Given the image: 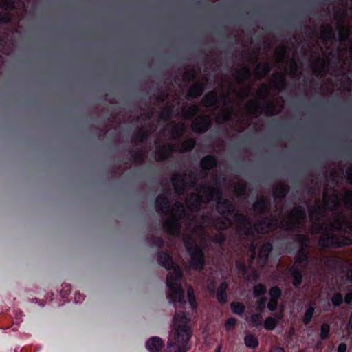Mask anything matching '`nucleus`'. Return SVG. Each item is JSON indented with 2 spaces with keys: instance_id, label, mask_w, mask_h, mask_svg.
Masks as SVG:
<instances>
[{
  "instance_id": "1",
  "label": "nucleus",
  "mask_w": 352,
  "mask_h": 352,
  "mask_svg": "<svg viewBox=\"0 0 352 352\" xmlns=\"http://www.w3.org/2000/svg\"><path fill=\"white\" fill-rule=\"evenodd\" d=\"M158 263L167 270L173 269L168 274L166 285L168 289L167 297L170 302L186 304L185 293L182 286V272L180 267L173 262L172 256L166 252H159L157 254Z\"/></svg>"
},
{
  "instance_id": "2",
  "label": "nucleus",
  "mask_w": 352,
  "mask_h": 352,
  "mask_svg": "<svg viewBox=\"0 0 352 352\" xmlns=\"http://www.w3.org/2000/svg\"><path fill=\"white\" fill-rule=\"evenodd\" d=\"M190 318L185 312L176 311L173 320L172 333L167 347L170 352H186L189 349L188 341L192 336Z\"/></svg>"
},
{
  "instance_id": "3",
  "label": "nucleus",
  "mask_w": 352,
  "mask_h": 352,
  "mask_svg": "<svg viewBox=\"0 0 352 352\" xmlns=\"http://www.w3.org/2000/svg\"><path fill=\"white\" fill-rule=\"evenodd\" d=\"M306 219V212L301 206L293 207L279 223V228L285 231L302 230Z\"/></svg>"
},
{
  "instance_id": "4",
  "label": "nucleus",
  "mask_w": 352,
  "mask_h": 352,
  "mask_svg": "<svg viewBox=\"0 0 352 352\" xmlns=\"http://www.w3.org/2000/svg\"><path fill=\"white\" fill-rule=\"evenodd\" d=\"M184 246L190 257V266L195 270H202L205 265V256L203 250L190 235L184 239Z\"/></svg>"
},
{
  "instance_id": "5",
  "label": "nucleus",
  "mask_w": 352,
  "mask_h": 352,
  "mask_svg": "<svg viewBox=\"0 0 352 352\" xmlns=\"http://www.w3.org/2000/svg\"><path fill=\"white\" fill-rule=\"evenodd\" d=\"M270 85L267 83L261 84L255 94V98L250 99L245 105L248 113L252 117L258 118L261 116V101L269 99Z\"/></svg>"
},
{
  "instance_id": "6",
  "label": "nucleus",
  "mask_w": 352,
  "mask_h": 352,
  "mask_svg": "<svg viewBox=\"0 0 352 352\" xmlns=\"http://www.w3.org/2000/svg\"><path fill=\"white\" fill-rule=\"evenodd\" d=\"M340 48L338 47L337 52L338 57L336 58L335 63H333L330 67V74L335 76H341L340 80L342 89L345 91H349L352 87V80L346 75V73H352V70L350 68L349 62L348 63L347 68H345L347 60L346 58H343L342 57H340Z\"/></svg>"
},
{
  "instance_id": "7",
  "label": "nucleus",
  "mask_w": 352,
  "mask_h": 352,
  "mask_svg": "<svg viewBox=\"0 0 352 352\" xmlns=\"http://www.w3.org/2000/svg\"><path fill=\"white\" fill-rule=\"evenodd\" d=\"M352 244V240L343 235H338L332 231H326L318 238V245L322 249L339 248Z\"/></svg>"
},
{
  "instance_id": "8",
  "label": "nucleus",
  "mask_w": 352,
  "mask_h": 352,
  "mask_svg": "<svg viewBox=\"0 0 352 352\" xmlns=\"http://www.w3.org/2000/svg\"><path fill=\"white\" fill-rule=\"evenodd\" d=\"M174 190L178 195H183L186 186L193 188L197 184V178L192 170L184 174L175 172L171 177Z\"/></svg>"
},
{
  "instance_id": "9",
  "label": "nucleus",
  "mask_w": 352,
  "mask_h": 352,
  "mask_svg": "<svg viewBox=\"0 0 352 352\" xmlns=\"http://www.w3.org/2000/svg\"><path fill=\"white\" fill-rule=\"evenodd\" d=\"M336 28L338 30V41L341 43H346L347 46L343 49L340 46H338L336 51L334 52V55L336 58L338 57L337 52L338 47H340V57H342L344 53L350 57L349 66L352 70V38H350L351 30L349 26L343 25L342 23H338Z\"/></svg>"
},
{
  "instance_id": "10",
  "label": "nucleus",
  "mask_w": 352,
  "mask_h": 352,
  "mask_svg": "<svg viewBox=\"0 0 352 352\" xmlns=\"http://www.w3.org/2000/svg\"><path fill=\"white\" fill-rule=\"evenodd\" d=\"M232 225L230 219L225 216L224 218L217 217L215 219H210L208 215L201 217V222L197 226L203 231L205 228L210 226L218 230H224L228 229Z\"/></svg>"
},
{
  "instance_id": "11",
  "label": "nucleus",
  "mask_w": 352,
  "mask_h": 352,
  "mask_svg": "<svg viewBox=\"0 0 352 352\" xmlns=\"http://www.w3.org/2000/svg\"><path fill=\"white\" fill-rule=\"evenodd\" d=\"M279 227L278 219L276 216L263 217L254 223V232L267 234Z\"/></svg>"
},
{
  "instance_id": "12",
  "label": "nucleus",
  "mask_w": 352,
  "mask_h": 352,
  "mask_svg": "<svg viewBox=\"0 0 352 352\" xmlns=\"http://www.w3.org/2000/svg\"><path fill=\"white\" fill-rule=\"evenodd\" d=\"M236 223V230L240 235L253 236L254 233V223L243 214L236 212L234 215Z\"/></svg>"
},
{
  "instance_id": "13",
  "label": "nucleus",
  "mask_w": 352,
  "mask_h": 352,
  "mask_svg": "<svg viewBox=\"0 0 352 352\" xmlns=\"http://www.w3.org/2000/svg\"><path fill=\"white\" fill-rule=\"evenodd\" d=\"M197 190L203 197L204 203L208 204L213 200H217L222 196V191L219 186H212L207 184H200Z\"/></svg>"
},
{
  "instance_id": "14",
  "label": "nucleus",
  "mask_w": 352,
  "mask_h": 352,
  "mask_svg": "<svg viewBox=\"0 0 352 352\" xmlns=\"http://www.w3.org/2000/svg\"><path fill=\"white\" fill-rule=\"evenodd\" d=\"M211 118L209 115L201 114L195 118L191 124V129L197 134L206 133L211 126Z\"/></svg>"
},
{
  "instance_id": "15",
  "label": "nucleus",
  "mask_w": 352,
  "mask_h": 352,
  "mask_svg": "<svg viewBox=\"0 0 352 352\" xmlns=\"http://www.w3.org/2000/svg\"><path fill=\"white\" fill-rule=\"evenodd\" d=\"M169 214H171L172 218H175L181 221L184 218H186L190 220L192 223L196 222V217L193 214H188L183 205L179 201H176L170 206V210Z\"/></svg>"
},
{
  "instance_id": "16",
  "label": "nucleus",
  "mask_w": 352,
  "mask_h": 352,
  "mask_svg": "<svg viewBox=\"0 0 352 352\" xmlns=\"http://www.w3.org/2000/svg\"><path fill=\"white\" fill-rule=\"evenodd\" d=\"M230 94L219 96L214 91H210L206 93L201 99V104L205 107H215L222 100L223 104L229 100Z\"/></svg>"
},
{
  "instance_id": "17",
  "label": "nucleus",
  "mask_w": 352,
  "mask_h": 352,
  "mask_svg": "<svg viewBox=\"0 0 352 352\" xmlns=\"http://www.w3.org/2000/svg\"><path fill=\"white\" fill-rule=\"evenodd\" d=\"M340 201L336 189L334 188L333 192L331 194H329L327 190H324L322 204L324 210L329 211L337 210L340 206Z\"/></svg>"
},
{
  "instance_id": "18",
  "label": "nucleus",
  "mask_w": 352,
  "mask_h": 352,
  "mask_svg": "<svg viewBox=\"0 0 352 352\" xmlns=\"http://www.w3.org/2000/svg\"><path fill=\"white\" fill-rule=\"evenodd\" d=\"M228 289V284L226 282L221 283L219 287L217 288V292H215V286L214 282L212 281L210 285L208 286V291L210 296H214L216 294V298L218 302L222 305H224L227 302V290Z\"/></svg>"
},
{
  "instance_id": "19",
  "label": "nucleus",
  "mask_w": 352,
  "mask_h": 352,
  "mask_svg": "<svg viewBox=\"0 0 352 352\" xmlns=\"http://www.w3.org/2000/svg\"><path fill=\"white\" fill-rule=\"evenodd\" d=\"M313 74L317 77H324L327 75L328 65L327 60L323 57H316L311 63Z\"/></svg>"
},
{
  "instance_id": "20",
  "label": "nucleus",
  "mask_w": 352,
  "mask_h": 352,
  "mask_svg": "<svg viewBox=\"0 0 352 352\" xmlns=\"http://www.w3.org/2000/svg\"><path fill=\"white\" fill-rule=\"evenodd\" d=\"M164 230L168 234L177 236L181 232V221L175 218H166L162 223Z\"/></svg>"
},
{
  "instance_id": "21",
  "label": "nucleus",
  "mask_w": 352,
  "mask_h": 352,
  "mask_svg": "<svg viewBox=\"0 0 352 352\" xmlns=\"http://www.w3.org/2000/svg\"><path fill=\"white\" fill-rule=\"evenodd\" d=\"M217 210L219 214L223 216H232L236 208L234 204L227 199L219 198L217 200Z\"/></svg>"
},
{
  "instance_id": "22",
  "label": "nucleus",
  "mask_w": 352,
  "mask_h": 352,
  "mask_svg": "<svg viewBox=\"0 0 352 352\" xmlns=\"http://www.w3.org/2000/svg\"><path fill=\"white\" fill-rule=\"evenodd\" d=\"M175 151V146L172 144H165L156 146L155 157L157 161L161 162L170 157Z\"/></svg>"
},
{
  "instance_id": "23",
  "label": "nucleus",
  "mask_w": 352,
  "mask_h": 352,
  "mask_svg": "<svg viewBox=\"0 0 352 352\" xmlns=\"http://www.w3.org/2000/svg\"><path fill=\"white\" fill-rule=\"evenodd\" d=\"M270 85L272 89L276 91L285 89L287 87L285 74L281 72H274L272 75Z\"/></svg>"
},
{
  "instance_id": "24",
  "label": "nucleus",
  "mask_w": 352,
  "mask_h": 352,
  "mask_svg": "<svg viewBox=\"0 0 352 352\" xmlns=\"http://www.w3.org/2000/svg\"><path fill=\"white\" fill-rule=\"evenodd\" d=\"M155 209L160 214L164 216L169 214L170 206L167 196L160 194L155 199Z\"/></svg>"
},
{
  "instance_id": "25",
  "label": "nucleus",
  "mask_w": 352,
  "mask_h": 352,
  "mask_svg": "<svg viewBox=\"0 0 352 352\" xmlns=\"http://www.w3.org/2000/svg\"><path fill=\"white\" fill-rule=\"evenodd\" d=\"M185 202L189 210L191 212H197L201 208V203H204V199L198 192V193L188 195Z\"/></svg>"
},
{
  "instance_id": "26",
  "label": "nucleus",
  "mask_w": 352,
  "mask_h": 352,
  "mask_svg": "<svg viewBox=\"0 0 352 352\" xmlns=\"http://www.w3.org/2000/svg\"><path fill=\"white\" fill-rule=\"evenodd\" d=\"M319 38L322 40L324 45L327 44L330 40L336 38V34L330 23H326L321 25Z\"/></svg>"
},
{
  "instance_id": "27",
  "label": "nucleus",
  "mask_w": 352,
  "mask_h": 352,
  "mask_svg": "<svg viewBox=\"0 0 352 352\" xmlns=\"http://www.w3.org/2000/svg\"><path fill=\"white\" fill-rule=\"evenodd\" d=\"M154 125L150 126L148 128L142 127L139 131L134 134L131 138V142L136 144L137 142L142 143L148 140V137L154 131Z\"/></svg>"
},
{
  "instance_id": "28",
  "label": "nucleus",
  "mask_w": 352,
  "mask_h": 352,
  "mask_svg": "<svg viewBox=\"0 0 352 352\" xmlns=\"http://www.w3.org/2000/svg\"><path fill=\"white\" fill-rule=\"evenodd\" d=\"M168 129L171 138L174 140L179 139L186 131L185 124L182 122H171L168 125Z\"/></svg>"
},
{
  "instance_id": "29",
  "label": "nucleus",
  "mask_w": 352,
  "mask_h": 352,
  "mask_svg": "<svg viewBox=\"0 0 352 352\" xmlns=\"http://www.w3.org/2000/svg\"><path fill=\"white\" fill-rule=\"evenodd\" d=\"M270 201L262 196L253 204L252 209L258 214H265L270 211Z\"/></svg>"
},
{
  "instance_id": "30",
  "label": "nucleus",
  "mask_w": 352,
  "mask_h": 352,
  "mask_svg": "<svg viewBox=\"0 0 352 352\" xmlns=\"http://www.w3.org/2000/svg\"><path fill=\"white\" fill-rule=\"evenodd\" d=\"M164 346V340L157 336L150 338L146 342V347L149 352H160Z\"/></svg>"
},
{
  "instance_id": "31",
  "label": "nucleus",
  "mask_w": 352,
  "mask_h": 352,
  "mask_svg": "<svg viewBox=\"0 0 352 352\" xmlns=\"http://www.w3.org/2000/svg\"><path fill=\"white\" fill-rule=\"evenodd\" d=\"M204 90H205L204 83L199 82V81H196L188 89L187 94H186V98H199L203 94Z\"/></svg>"
},
{
  "instance_id": "32",
  "label": "nucleus",
  "mask_w": 352,
  "mask_h": 352,
  "mask_svg": "<svg viewBox=\"0 0 352 352\" xmlns=\"http://www.w3.org/2000/svg\"><path fill=\"white\" fill-rule=\"evenodd\" d=\"M324 210L323 204L316 203L309 209V218L313 221H320L324 216Z\"/></svg>"
},
{
  "instance_id": "33",
  "label": "nucleus",
  "mask_w": 352,
  "mask_h": 352,
  "mask_svg": "<svg viewBox=\"0 0 352 352\" xmlns=\"http://www.w3.org/2000/svg\"><path fill=\"white\" fill-rule=\"evenodd\" d=\"M273 249L272 245L267 242L264 243L259 250L258 254V262L261 266L266 265L269 255Z\"/></svg>"
},
{
  "instance_id": "34",
  "label": "nucleus",
  "mask_w": 352,
  "mask_h": 352,
  "mask_svg": "<svg viewBox=\"0 0 352 352\" xmlns=\"http://www.w3.org/2000/svg\"><path fill=\"white\" fill-rule=\"evenodd\" d=\"M260 111L261 114L263 113L267 116H273L280 113V111L276 109V104L269 99L261 103Z\"/></svg>"
},
{
  "instance_id": "35",
  "label": "nucleus",
  "mask_w": 352,
  "mask_h": 352,
  "mask_svg": "<svg viewBox=\"0 0 352 352\" xmlns=\"http://www.w3.org/2000/svg\"><path fill=\"white\" fill-rule=\"evenodd\" d=\"M252 76L251 70L248 66H243L235 69V79L239 84L248 80Z\"/></svg>"
},
{
  "instance_id": "36",
  "label": "nucleus",
  "mask_w": 352,
  "mask_h": 352,
  "mask_svg": "<svg viewBox=\"0 0 352 352\" xmlns=\"http://www.w3.org/2000/svg\"><path fill=\"white\" fill-rule=\"evenodd\" d=\"M131 158L134 164H141L144 161L146 151L142 147L130 151Z\"/></svg>"
},
{
  "instance_id": "37",
  "label": "nucleus",
  "mask_w": 352,
  "mask_h": 352,
  "mask_svg": "<svg viewBox=\"0 0 352 352\" xmlns=\"http://www.w3.org/2000/svg\"><path fill=\"white\" fill-rule=\"evenodd\" d=\"M288 272L292 278V285L295 287H298L302 281V275L301 271L298 269L296 264H294L289 268Z\"/></svg>"
},
{
  "instance_id": "38",
  "label": "nucleus",
  "mask_w": 352,
  "mask_h": 352,
  "mask_svg": "<svg viewBox=\"0 0 352 352\" xmlns=\"http://www.w3.org/2000/svg\"><path fill=\"white\" fill-rule=\"evenodd\" d=\"M270 70L271 67L270 63L267 62H264L258 63L256 65L253 73L257 78L261 79L267 76L270 72Z\"/></svg>"
},
{
  "instance_id": "39",
  "label": "nucleus",
  "mask_w": 352,
  "mask_h": 352,
  "mask_svg": "<svg viewBox=\"0 0 352 352\" xmlns=\"http://www.w3.org/2000/svg\"><path fill=\"white\" fill-rule=\"evenodd\" d=\"M289 190V188L287 184H278L273 190V197L275 199H279L281 201L286 197Z\"/></svg>"
},
{
  "instance_id": "40",
  "label": "nucleus",
  "mask_w": 352,
  "mask_h": 352,
  "mask_svg": "<svg viewBox=\"0 0 352 352\" xmlns=\"http://www.w3.org/2000/svg\"><path fill=\"white\" fill-rule=\"evenodd\" d=\"M217 162L214 156L208 155L204 156L200 161V166L202 169L209 170L217 166Z\"/></svg>"
},
{
  "instance_id": "41",
  "label": "nucleus",
  "mask_w": 352,
  "mask_h": 352,
  "mask_svg": "<svg viewBox=\"0 0 352 352\" xmlns=\"http://www.w3.org/2000/svg\"><path fill=\"white\" fill-rule=\"evenodd\" d=\"M175 107L172 103L166 102L159 113V119L168 121L173 115Z\"/></svg>"
},
{
  "instance_id": "42",
  "label": "nucleus",
  "mask_w": 352,
  "mask_h": 352,
  "mask_svg": "<svg viewBox=\"0 0 352 352\" xmlns=\"http://www.w3.org/2000/svg\"><path fill=\"white\" fill-rule=\"evenodd\" d=\"M196 144V142L192 138H188L178 144L175 148V151L179 153H184L192 150Z\"/></svg>"
},
{
  "instance_id": "43",
  "label": "nucleus",
  "mask_w": 352,
  "mask_h": 352,
  "mask_svg": "<svg viewBox=\"0 0 352 352\" xmlns=\"http://www.w3.org/2000/svg\"><path fill=\"white\" fill-rule=\"evenodd\" d=\"M199 109L196 104H192L188 108L184 107L182 109V116L184 120H190L195 118Z\"/></svg>"
},
{
  "instance_id": "44",
  "label": "nucleus",
  "mask_w": 352,
  "mask_h": 352,
  "mask_svg": "<svg viewBox=\"0 0 352 352\" xmlns=\"http://www.w3.org/2000/svg\"><path fill=\"white\" fill-rule=\"evenodd\" d=\"M232 113V107H228L223 108L216 116L217 122L218 123H225L228 122L230 119Z\"/></svg>"
},
{
  "instance_id": "45",
  "label": "nucleus",
  "mask_w": 352,
  "mask_h": 352,
  "mask_svg": "<svg viewBox=\"0 0 352 352\" xmlns=\"http://www.w3.org/2000/svg\"><path fill=\"white\" fill-rule=\"evenodd\" d=\"M293 240L297 243L300 249H308L310 245V239L308 236L301 233L295 234L293 236Z\"/></svg>"
},
{
  "instance_id": "46",
  "label": "nucleus",
  "mask_w": 352,
  "mask_h": 352,
  "mask_svg": "<svg viewBox=\"0 0 352 352\" xmlns=\"http://www.w3.org/2000/svg\"><path fill=\"white\" fill-rule=\"evenodd\" d=\"M326 231H328L326 223L314 221L311 226V232L312 234H323Z\"/></svg>"
},
{
  "instance_id": "47",
  "label": "nucleus",
  "mask_w": 352,
  "mask_h": 352,
  "mask_svg": "<svg viewBox=\"0 0 352 352\" xmlns=\"http://www.w3.org/2000/svg\"><path fill=\"white\" fill-rule=\"evenodd\" d=\"M299 70L298 65L296 59L293 57L289 59L287 66L285 68V74L291 76H296Z\"/></svg>"
},
{
  "instance_id": "48",
  "label": "nucleus",
  "mask_w": 352,
  "mask_h": 352,
  "mask_svg": "<svg viewBox=\"0 0 352 352\" xmlns=\"http://www.w3.org/2000/svg\"><path fill=\"white\" fill-rule=\"evenodd\" d=\"M329 178L336 186H339L342 182V173L336 169H332L329 173Z\"/></svg>"
},
{
  "instance_id": "49",
  "label": "nucleus",
  "mask_w": 352,
  "mask_h": 352,
  "mask_svg": "<svg viewBox=\"0 0 352 352\" xmlns=\"http://www.w3.org/2000/svg\"><path fill=\"white\" fill-rule=\"evenodd\" d=\"M244 342L247 347L256 349L258 346V340L253 334H248L244 338Z\"/></svg>"
},
{
  "instance_id": "50",
  "label": "nucleus",
  "mask_w": 352,
  "mask_h": 352,
  "mask_svg": "<svg viewBox=\"0 0 352 352\" xmlns=\"http://www.w3.org/2000/svg\"><path fill=\"white\" fill-rule=\"evenodd\" d=\"M347 10L344 8H338L334 12L333 18L336 21V25L338 23H342V21L346 17Z\"/></svg>"
},
{
  "instance_id": "51",
  "label": "nucleus",
  "mask_w": 352,
  "mask_h": 352,
  "mask_svg": "<svg viewBox=\"0 0 352 352\" xmlns=\"http://www.w3.org/2000/svg\"><path fill=\"white\" fill-rule=\"evenodd\" d=\"M281 317H278V319H276L274 317H267L263 324V326L267 330H273L276 327L279 320Z\"/></svg>"
},
{
  "instance_id": "52",
  "label": "nucleus",
  "mask_w": 352,
  "mask_h": 352,
  "mask_svg": "<svg viewBox=\"0 0 352 352\" xmlns=\"http://www.w3.org/2000/svg\"><path fill=\"white\" fill-rule=\"evenodd\" d=\"M251 89V85L247 84L238 90L237 96L241 98H246L252 94Z\"/></svg>"
},
{
  "instance_id": "53",
  "label": "nucleus",
  "mask_w": 352,
  "mask_h": 352,
  "mask_svg": "<svg viewBox=\"0 0 352 352\" xmlns=\"http://www.w3.org/2000/svg\"><path fill=\"white\" fill-rule=\"evenodd\" d=\"M343 204L347 209H352V191L346 190L342 194Z\"/></svg>"
},
{
  "instance_id": "54",
  "label": "nucleus",
  "mask_w": 352,
  "mask_h": 352,
  "mask_svg": "<svg viewBox=\"0 0 352 352\" xmlns=\"http://www.w3.org/2000/svg\"><path fill=\"white\" fill-rule=\"evenodd\" d=\"M315 308L313 306H309L305 311L304 316L302 318V322L305 325H307L310 323L313 316L314 314Z\"/></svg>"
},
{
  "instance_id": "55",
  "label": "nucleus",
  "mask_w": 352,
  "mask_h": 352,
  "mask_svg": "<svg viewBox=\"0 0 352 352\" xmlns=\"http://www.w3.org/2000/svg\"><path fill=\"white\" fill-rule=\"evenodd\" d=\"M307 249H300L298 251L295 263H302L307 262L308 260V253L307 252Z\"/></svg>"
},
{
  "instance_id": "56",
  "label": "nucleus",
  "mask_w": 352,
  "mask_h": 352,
  "mask_svg": "<svg viewBox=\"0 0 352 352\" xmlns=\"http://www.w3.org/2000/svg\"><path fill=\"white\" fill-rule=\"evenodd\" d=\"M231 310L233 313L241 315L245 311V306L239 302H233L230 305Z\"/></svg>"
},
{
  "instance_id": "57",
  "label": "nucleus",
  "mask_w": 352,
  "mask_h": 352,
  "mask_svg": "<svg viewBox=\"0 0 352 352\" xmlns=\"http://www.w3.org/2000/svg\"><path fill=\"white\" fill-rule=\"evenodd\" d=\"M187 296L188 302L192 309H197V302L195 297V294L192 287L189 286L187 289Z\"/></svg>"
},
{
  "instance_id": "58",
  "label": "nucleus",
  "mask_w": 352,
  "mask_h": 352,
  "mask_svg": "<svg viewBox=\"0 0 352 352\" xmlns=\"http://www.w3.org/2000/svg\"><path fill=\"white\" fill-rule=\"evenodd\" d=\"M262 316L261 314H252L250 316L251 325L254 327H258L262 324Z\"/></svg>"
},
{
  "instance_id": "59",
  "label": "nucleus",
  "mask_w": 352,
  "mask_h": 352,
  "mask_svg": "<svg viewBox=\"0 0 352 352\" xmlns=\"http://www.w3.org/2000/svg\"><path fill=\"white\" fill-rule=\"evenodd\" d=\"M197 76V71L193 69H186L183 75L184 79L188 81H191L195 80Z\"/></svg>"
},
{
  "instance_id": "60",
  "label": "nucleus",
  "mask_w": 352,
  "mask_h": 352,
  "mask_svg": "<svg viewBox=\"0 0 352 352\" xmlns=\"http://www.w3.org/2000/svg\"><path fill=\"white\" fill-rule=\"evenodd\" d=\"M266 292V287L262 283H258L253 287V294L255 297L263 295Z\"/></svg>"
},
{
  "instance_id": "61",
  "label": "nucleus",
  "mask_w": 352,
  "mask_h": 352,
  "mask_svg": "<svg viewBox=\"0 0 352 352\" xmlns=\"http://www.w3.org/2000/svg\"><path fill=\"white\" fill-rule=\"evenodd\" d=\"M236 268L239 275L245 276L248 272V267L244 261H239L236 262Z\"/></svg>"
},
{
  "instance_id": "62",
  "label": "nucleus",
  "mask_w": 352,
  "mask_h": 352,
  "mask_svg": "<svg viewBox=\"0 0 352 352\" xmlns=\"http://www.w3.org/2000/svg\"><path fill=\"white\" fill-rule=\"evenodd\" d=\"M226 241V236L223 232H219L211 237V241L214 243L221 245Z\"/></svg>"
},
{
  "instance_id": "63",
  "label": "nucleus",
  "mask_w": 352,
  "mask_h": 352,
  "mask_svg": "<svg viewBox=\"0 0 352 352\" xmlns=\"http://www.w3.org/2000/svg\"><path fill=\"white\" fill-rule=\"evenodd\" d=\"M16 0H0V7L6 10H10L15 8Z\"/></svg>"
},
{
  "instance_id": "64",
  "label": "nucleus",
  "mask_w": 352,
  "mask_h": 352,
  "mask_svg": "<svg viewBox=\"0 0 352 352\" xmlns=\"http://www.w3.org/2000/svg\"><path fill=\"white\" fill-rule=\"evenodd\" d=\"M269 294L271 299L278 300L281 296L282 291L278 286H273L270 288Z\"/></svg>"
}]
</instances>
